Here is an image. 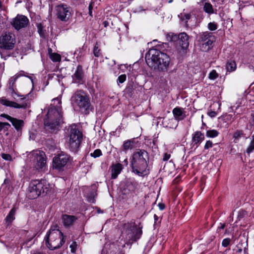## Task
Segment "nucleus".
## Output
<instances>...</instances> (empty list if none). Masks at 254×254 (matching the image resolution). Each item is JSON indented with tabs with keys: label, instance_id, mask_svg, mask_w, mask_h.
Here are the masks:
<instances>
[{
	"label": "nucleus",
	"instance_id": "obj_11",
	"mask_svg": "<svg viewBox=\"0 0 254 254\" xmlns=\"http://www.w3.org/2000/svg\"><path fill=\"white\" fill-rule=\"evenodd\" d=\"M15 43V35L12 33H5L1 38L0 48L4 49H12Z\"/></svg>",
	"mask_w": 254,
	"mask_h": 254
},
{
	"label": "nucleus",
	"instance_id": "obj_12",
	"mask_svg": "<svg viewBox=\"0 0 254 254\" xmlns=\"http://www.w3.org/2000/svg\"><path fill=\"white\" fill-rule=\"evenodd\" d=\"M69 160V157L67 154H60L53 158V167L59 170L66 165Z\"/></svg>",
	"mask_w": 254,
	"mask_h": 254
},
{
	"label": "nucleus",
	"instance_id": "obj_56",
	"mask_svg": "<svg viewBox=\"0 0 254 254\" xmlns=\"http://www.w3.org/2000/svg\"><path fill=\"white\" fill-rule=\"evenodd\" d=\"M90 8V5L89 6V8ZM89 10H90V9H89ZM91 13H92V12H91V11H89V13H90V15H91Z\"/></svg>",
	"mask_w": 254,
	"mask_h": 254
},
{
	"label": "nucleus",
	"instance_id": "obj_8",
	"mask_svg": "<svg viewBox=\"0 0 254 254\" xmlns=\"http://www.w3.org/2000/svg\"><path fill=\"white\" fill-rule=\"evenodd\" d=\"M45 154L40 150H34L28 155V158L37 170L44 171L46 168Z\"/></svg>",
	"mask_w": 254,
	"mask_h": 254
},
{
	"label": "nucleus",
	"instance_id": "obj_54",
	"mask_svg": "<svg viewBox=\"0 0 254 254\" xmlns=\"http://www.w3.org/2000/svg\"><path fill=\"white\" fill-rule=\"evenodd\" d=\"M89 201L90 202H94V199H93V198H89Z\"/></svg>",
	"mask_w": 254,
	"mask_h": 254
},
{
	"label": "nucleus",
	"instance_id": "obj_1",
	"mask_svg": "<svg viewBox=\"0 0 254 254\" xmlns=\"http://www.w3.org/2000/svg\"><path fill=\"white\" fill-rule=\"evenodd\" d=\"M52 107L48 110L44 120L45 127L51 129H58L63 122L61 110V100L59 98L52 100Z\"/></svg>",
	"mask_w": 254,
	"mask_h": 254
},
{
	"label": "nucleus",
	"instance_id": "obj_55",
	"mask_svg": "<svg viewBox=\"0 0 254 254\" xmlns=\"http://www.w3.org/2000/svg\"><path fill=\"white\" fill-rule=\"evenodd\" d=\"M253 124L254 125V116L253 117Z\"/></svg>",
	"mask_w": 254,
	"mask_h": 254
},
{
	"label": "nucleus",
	"instance_id": "obj_6",
	"mask_svg": "<svg viewBox=\"0 0 254 254\" xmlns=\"http://www.w3.org/2000/svg\"><path fill=\"white\" fill-rule=\"evenodd\" d=\"M57 227L51 228L45 238L47 246L51 250L59 248L65 242L63 233Z\"/></svg>",
	"mask_w": 254,
	"mask_h": 254
},
{
	"label": "nucleus",
	"instance_id": "obj_19",
	"mask_svg": "<svg viewBox=\"0 0 254 254\" xmlns=\"http://www.w3.org/2000/svg\"><path fill=\"white\" fill-rule=\"evenodd\" d=\"M204 139V135L200 131H197L194 132L192 135V141L193 145H196V147L198 146L200 144Z\"/></svg>",
	"mask_w": 254,
	"mask_h": 254
},
{
	"label": "nucleus",
	"instance_id": "obj_53",
	"mask_svg": "<svg viewBox=\"0 0 254 254\" xmlns=\"http://www.w3.org/2000/svg\"><path fill=\"white\" fill-rule=\"evenodd\" d=\"M154 218L155 221H157L158 220V217L156 214H154Z\"/></svg>",
	"mask_w": 254,
	"mask_h": 254
},
{
	"label": "nucleus",
	"instance_id": "obj_5",
	"mask_svg": "<svg viewBox=\"0 0 254 254\" xmlns=\"http://www.w3.org/2000/svg\"><path fill=\"white\" fill-rule=\"evenodd\" d=\"M142 235L141 229L133 222L124 224L122 231L123 238L127 243H131L139 239Z\"/></svg>",
	"mask_w": 254,
	"mask_h": 254
},
{
	"label": "nucleus",
	"instance_id": "obj_49",
	"mask_svg": "<svg viewBox=\"0 0 254 254\" xmlns=\"http://www.w3.org/2000/svg\"><path fill=\"white\" fill-rule=\"evenodd\" d=\"M220 226L218 227V229L219 230L223 229L225 227V224H220Z\"/></svg>",
	"mask_w": 254,
	"mask_h": 254
},
{
	"label": "nucleus",
	"instance_id": "obj_17",
	"mask_svg": "<svg viewBox=\"0 0 254 254\" xmlns=\"http://www.w3.org/2000/svg\"><path fill=\"white\" fill-rule=\"evenodd\" d=\"M173 114L175 119L177 121H181L184 119L186 117V112L183 108L176 107L173 110Z\"/></svg>",
	"mask_w": 254,
	"mask_h": 254
},
{
	"label": "nucleus",
	"instance_id": "obj_39",
	"mask_svg": "<svg viewBox=\"0 0 254 254\" xmlns=\"http://www.w3.org/2000/svg\"><path fill=\"white\" fill-rule=\"evenodd\" d=\"M212 145H213V143H212V142L210 140H207L206 143H205V144L204 145V149H208L211 147H212Z\"/></svg>",
	"mask_w": 254,
	"mask_h": 254
},
{
	"label": "nucleus",
	"instance_id": "obj_28",
	"mask_svg": "<svg viewBox=\"0 0 254 254\" xmlns=\"http://www.w3.org/2000/svg\"><path fill=\"white\" fill-rule=\"evenodd\" d=\"M219 132L215 129H210L207 130L206 136L208 137L214 138L217 136Z\"/></svg>",
	"mask_w": 254,
	"mask_h": 254
},
{
	"label": "nucleus",
	"instance_id": "obj_3",
	"mask_svg": "<svg viewBox=\"0 0 254 254\" xmlns=\"http://www.w3.org/2000/svg\"><path fill=\"white\" fill-rule=\"evenodd\" d=\"M148 153L144 150H138L134 152L130 161L132 172L139 176L147 174Z\"/></svg>",
	"mask_w": 254,
	"mask_h": 254
},
{
	"label": "nucleus",
	"instance_id": "obj_21",
	"mask_svg": "<svg viewBox=\"0 0 254 254\" xmlns=\"http://www.w3.org/2000/svg\"><path fill=\"white\" fill-rule=\"evenodd\" d=\"M76 218L72 215H64L62 217L64 224L65 226L71 225L76 220Z\"/></svg>",
	"mask_w": 254,
	"mask_h": 254
},
{
	"label": "nucleus",
	"instance_id": "obj_26",
	"mask_svg": "<svg viewBox=\"0 0 254 254\" xmlns=\"http://www.w3.org/2000/svg\"><path fill=\"white\" fill-rule=\"evenodd\" d=\"M212 36V33L208 31L202 33L200 34L199 40L202 43L211 38Z\"/></svg>",
	"mask_w": 254,
	"mask_h": 254
},
{
	"label": "nucleus",
	"instance_id": "obj_44",
	"mask_svg": "<svg viewBox=\"0 0 254 254\" xmlns=\"http://www.w3.org/2000/svg\"><path fill=\"white\" fill-rule=\"evenodd\" d=\"M2 157L3 159L6 160H10L11 158V156L9 155L5 154H2Z\"/></svg>",
	"mask_w": 254,
	"mask_h": 254
},
{
	"label": "nucleus",
	"instance_id": "obj_20",
	"mask_svg": "<svg viewBox=\"0 0 254 254\" xmlns=\"http://www.w3.org/2000/svg\"><path fill=\"white\" fill-rule=\"evenodd\" d=\"M123 169L122 165L120 163L113 164L112 166L111 177L112 179H116L119 174H120Z\"/></svg>",
	"mask_w": 254,
	"mask_h": 254
},
{
	"label": "nucleus",
	"instance_id": "obj_52",
	"mask_svg": "<svg viewBox=\"0 0 254 254\" xmlns=\"http://www.w3.org/2000/svg\"><path fill=\"white\" fill-rule=\"evenodd\" d=\"M2 128H3V126H2V123L0 122V131H1Z\"/></svg>",
	"mask_w": 254,
	"mask_h": 254
},
{
	"label": "nucleus",
	"instance_id": "obj_51",
	"mask_svg": "<svg viewBox=\"0 0 254 254\" xmlns=\"http://www.w3.org/2000/svg\"><path fill=\"white\" fill-rule=\"evenodd\" d=\"M2 126H3V127L4 126H10V124L9 123H2Z\"/></svg>",
	"mask_w": 254,
	"mask_h": 254
},
{
	"label": "nucleus",
	"instance_id": "obj_50",
	"mask_svg": "<svg viewBox=\"0 0 254 254\" xmlns=\"http://www.w3.org/2000/svg\"><path fill=\"white\" fill-rule=\"evenodd\" d=\"M123 163L125 165L127 166L128 165V161L127 159H126L123 161Z\"/></svg>",
	"mask_w": 254,
	"mask_h": 254
},
{
	"label": "nucleus",
	"instance_id": "obj_13",
	"mask_svg": "<svg viewBox=\"0 0 254 254\" xmlns=\"http://www.w3.org/2000/svg\"><path fill=\"white\" fill-rule=\"evenodd\" d=\"M29 22L28 19L24 15H17L13 20L12 25L14 28L19 30L27 25Z\"/></svg>",
	"mask_w": 254,
	"mask_h": 254
},
{
	"label": "nucleus",
	"instance_id": "obj_37",
	"mask_svg": "<svg viewBox=\"0 0 254 254\" xmlns=\"http://www.w3.org/2000/svg\"><path fill=\"white\" fill-rule=\"evenodd\" d=\"M208 28L210 30L214 31L217 28V25L214 22H210L208 24Z\"/></svg>",
	"mask_w": 254,
	"mask_h": 254
},
{
	"label": "nucleus",
	"instance_id": "obj_57",
	"mask_svg": "<svg viewBox=\"0 0 254 254\" xmlns=\"http://www.w3.org/2000/svg\"><path fill=\"white\" fill-rule=\"evenodd\" d=\"M172 1H173V0H170L169 1V3H171V2H172Z\"/></svg>",
	"mask_w": 254,
	"mask_h": 254
},
{
	"label": "nucleus",
	"instance_id": "obj_14",
	"mask_svg": "<svg viewBox=\"0 0 254 254\" xmlns=\"http://www.w3.org/2000/svg\"><path fill=\"white\" fill-rule=\"evenodd\" d=\"M1 116L5 118L7 120L9 121L17 131L20 130L22 129L24 125L23 121L12 118L5 114H1Z\"/></svg>",
	"mask_w": 254,
	"mask_h": 254
},
{
	"label": "nucleus",
	"instance_id": "obj_24",
	"mask_svg": "<svg viewBox=\"0 0 254 254\" xmlns=\"http://www.w3.org/2000/svg\"><path fill=\"white\" fill-rule=\"evenodd\" d=\"M134 146V142L133 140H127L124 142L123 147V150L126 151L128 149H131Z\"/></svg>",
	"mask_w": 254,
	"mask_h": 254
},
{
	"label": "nucleus",
	"instance_id": "obj_4",
	"mask_svg": "<svg viewBox=\"0 0 254 254\" xmlns=\"http://www.w3.org/2000/svg\"><path fill=\"white\" fill-rule=\"evenodd\" d=\"M53 188L46 180H33L29 184L28 197L30 199H34L42 193H48Z\"/></svg>",
	"mask_w": 254,
	"mask_h": 254
},
{
	"label": "nucleus",
	"instance_id": "obj_16",
	"mask_svg": "<svg viewBox=\"0 0 254 254\" xmlns=\"http://www.w3.org/2000/svg\"><path fill=\"white\" fill-rule=\"evenodd\" d=\"M0 103L2 105L14 108H23L26 106V104L20 105L15 102L9 101L4 97L0 98Z\"/></svg>",
	"mask_w": 254,
	"mask_h": 254
},
{
	"label": "nucleus",
	"instance_id": "obj_35",
	"mask_svg": "<svg viewBox=\"0 0 254 254\" xmlns=\"http://www.w3.org/2000/svg\"><path fill=\"white\" fill-rule=\"evenodd\" d=\"M170 38V41L172 42H175L177 40H179V35L171 33L169 35L168 38Z\"/></svg>",
	"mask_w": 254,
	"mask_h": 254
},
{
	"label": "nucleus",
	"instance_id": "obj_15",
	"mask_svg": "<svg viewBox=\"0 0 254 254\" xmlns=\"http://www.w3.org/2000/svg\"><path fill=\"white\" fill-rule=\"evenodd\" d=\"M189 36L185 32L179 35V43L183 50H186L189 46Z\"/></svg>",
	"mask_w": 254,
	"mask_h": 254
},
{
	"label": "nucleus",
	"instance_id": "obj_2",
	"mask_svg": "<svg viewBox=\"0 0 254 254\" xmlns=\"http://www.w3.org/2000/svg\"><path fill=\"white\" fill-rule=\"evenodd\" d=\"M146 61L149 66L164 70L168 68L170 59L167 54L153 49L150 50L148 55L146 56Z\"/></svg>",
	"mask_w": 254,
	"mask_h": 254
},
{
	"label": "nucleus",
	"instance_id": "obj_43",
	"mask_svg": "<svg viewBox=\"0 0 254 254\" xmlns=\"http://www.w3.org/2000/svg\"><path fill=\"white\" fill-rule=\"evenodd\" d=\"M170 157L171 155L170 154L165 153L163 157V160L167 161L170 159Z\"/></svg>",
	"mask_w": 254,
	"mask_h": 254
},
{
	"label": "nucleus",
	"instance_id": "obj_32",
	"mask_svg": "<svg viewBox=\"0 0 254 254\" xmlns=\"http://www.w3.org/2000/svg\"><path fill=\"white\" fill-rule=\"evenodd\" d=\"M93 54L96 57H99L101 55L100 49L99 48V47L97 46V44L94 48Z\"/></svg>",
	"mask_w": 254,
	"mask_h": 254
},
{
	"label": "nucleus",
	"instance_id": "obj_36",
	"mask_svg": "<svg viewBox=\"0 0 254 254\" xmlns=\"http://www.w3.org/2000/svg\"><path fill=\"white\" fill-rule=\"evenodd\" d=\"M181 17L182 20H186V22L189 20L191 17V14L190 13H181Z\"/></svg>",
	"mask_w": 254,
	"mask_h": 254
},
{
	"label": "nucleus",
	"instance_id": "obj_46",
	"mask_svg": "<svg viewBox=\"0 0 254 254\" xmlns=\"http://www.w3.org/2000/svg\"><path fill=\"white\" fill-rule=\"evenodd\" d=\"M25 76L24 72H22V73H20L17 75H15L14 77H13L14 80H15L17 78H18L20 76Z\"/></svg>",
	"mask_w": 254,
	"mask_h": 254
},
{
	"label": "nucleus",
	"instance_id": "obj_42",
	"mask_svg": "<svg viewBox=\"0 0 254 254\" xmlns=\"http://www.w3.org/2000/svg\"><path fill=\"white\" fill-rule=\"evenodd\" d=\"M37 28L38 30V32L41 36H42L44 34V32L42 30V27L41 24H38L37 25Z\"/></svg>",
	"mask_w": 254,
	"mask_h": 254
},
{
	"label": "nucleus",
	"instance_id": "obj_18",
	"mask_svg": "<svg viewBox=\"0 0 254 254\" xmlns=\"http://www.w3.org/2000/svg\"><path fill=\"white\" fill-rule=\"evenodd\" d=\"M73 80L76 83H80L83 78L82 67L81 65H78L74 74L72 76Z\"/></svg>",
	"mask_w": 254,
	"mask_h": 254
},
{
	"label": "nucleus",
	"instance_id": "obj_31",
	"mask_svg": "<svg viewBox=\"0 0 254 254\" xmlns=\"http://www.w3.org/2000/svg\"><path fill=\"white\" fill-rule=\"evenodd\" d=\"M11 96L13 98L14 100L16 101L18 100V98H20L21 99H25V97L23 95H20L18 94L17 92H15L14 90L11 92Z\"/></svg>",
	"mask_w": 254,
	"mask_h": 254
},
{
	"label": "nucleus",
	"instance_id": "obj_41",
	"mask_svg": "<svg viewBox=\"0 0 254 254\" xmlns=\"http://www.w3.org/2000/svg\"><path fill=\"white\" fill-rule=\"evenodd\" d=\"M76 244L75 242L72 243L70 245V248L71 249V252L72 253H74L76 251Z\"/></svg>",
	"mask_w": 254,
	"mask_h": 254
},
{
	"label": "nucleus",
	"instance_id": "obj_25",
	"mask_svg": "<svg viewBox=\"0 0 254 254\" xmlns=\"http://www.w3.org/2000/svg\"><path fill=\"white\" fill-rule=\"evenodd\" d=\"M204 11L209 14H211L214 13V9L212 5L209 2H205L203 6Z\"/></svg>",
	"mask_w": 254,
	"mask_h": 254
},
{
	"label": "nucleus",
	"instance_id": "obj_9",
	"mask_svg": "<svg viewBox=\"0 0 254 254\" xmlns=\"http://www.w3.org/2000/svg\"><path fill=\"white\" fill-rule=\"evenodd\" d=\"M69 148L72 151H75L79 147L82 138V134L77 128L76 126L72 125L70 127Z\"/></svg>",
	"mask_w": 254,
	"mask_h": 254
},
{
	"label": "nucleus",
	"instance_id": "obj_40",
	"mask_svg": "<svg viewBox=\"0 0 254 254\" xmlns=\"http://www.w3.org/2000/svg\"><path fill=\"white\" fill-rule=\"evenodd\" d=\"M230 242V239H229V238L225 239L223 240V241L222 242V245L224 247H226L229 245Z\"/></svg>",
	"mask_w": 254,
	"mask_h": 254
},
{
	"label": "nucleus",
	"instance_id": "obj_34",
	"mask_svg": "<svg viewBox=\"0 0 254 254\" xmlns=\"http://www.w3.org/2000/svg\"><path fill=\"white\" fill-rule=\"evenodd\" d=\"M101 155H102V152L99 149H96L95 150H94V151L93 153H91L90 154V155L94 158H96V157H99Z\"/></svg>",
	"mask_w": 254,
	"mask_h": 254
},
{
	"label": "nucleus",
	"instance_id": "obj_22",
	"mask_svg": "<svg viewBox=\"0 0 254 254\" xmlns=\"http://www.w3.org/2000/svg\"><path fill=\"white\" fill-rule=\"evenodd\" d=\"M214 36H212L211 38L202 43L201 45V50L203 51H207L209 50L214 41Z\"/></svg>",
	"mask_w": 254,
	"mask_h": 254
},
{
	"label": "nucleus",
	"instance_id": "obj_45",
	"mask_svg": "<svg viewBox=\"0 0 254 254\" xmlns=\"http://www.w3.org/2000/svg\"><path fill=\"white\" fill-rule=\"evenodd\" d=\"M241 133L240 132H236L234 134V137L235 138H238L241 136Z\"/></svg>",
	"mask_w": 254,
	"mask_h": 254
},
{
	"label": "nucleus",
	"instance_id": "obj_48",
	"mask_svg": "<svg viewBox=\"0 0 254 254\" xmlns=\"http://www.w3.org/2000/svg\"><path fill=\"white\" fill-rule=\"evenodd\" d=\"M158 206H159V208H160V210H163V209H164V207H165L164 205V204H161V203H159V204H158Z\"/></svg>",
	"mask_w": 254,
	"mask_h": 254
},
{
	"label": "nucleus",
	"instance_id": "obj_33",
	"mask_svg": "<svg viewBox=\"0 0 254 254\" xmlns=\"http://www.w3.org/2000/svg\"><path fill=\"white\" fill-rule=\"evenodd\" d=\"M218 77V74L215 70H212L209 74V78L211 80H214Z\"/></svg>",
	"mask_w": 254,
	"mask_h": 254
},
{
	"label": "nucleus",
	"instance_id": "obj_7",
	"mask_svg": "<svg viewBox=\"0 0 254 254\" xmlns=\"http://www.w3.org/2000/svg\"><path fill=\"white\" fill-rule=\"evenodd\" d=\"M71 103L74 108L87 110L90 102L88 96L83 91H76L71 98Z\"/></svg>",
	"mask_w": 254,
	"mask_h": 254
},
{
	"label": "nucleus",
	"instance_id": "obj_23",
	"mask_svg": "<svg viewBox=\"0 0 254 254\" xmlns=\"http://www.w3.org/2000/svg\"><path fill=\"white\" fill-rule=\"evenodd\" d=\"M237 66L235 62L233 61H228L226 65V68L227 71L232 72L236 69Z\"/></svg>",
	"mask_w": 254,
	"mask_h": 254
},
{
	"label": "nucleus",
	"instance_id": "obj_10",
	"mask_svg": "<svg viewBox=\"0 0 254 254\" xmlns=\"http://www.w3.org/2000/svg\"><path fill=\"white\" fill-rule=\"evenodd\" d=\"M56 11L57 17L63 22H67L71 16L70 7L64 3L56 6Z\"/></svg>",
	"mask_w": 254,
	"mask_h": 254
},
{
	"label": "nucleus",
	"instance_id": "obj_29",
	"mask_svg": "<svg viewBox=\"0 0 254 254\" xmlns=\"http://www.w3.org/2000/svg\"><path fill=\"white\" fill-rule=\"evenodd\" d=\"M251 139L252 140L246 150V152L248 154L251 153L254 150V134L252 136Z\"/></svg>",
	"mask_w": 254,
	"mask_h": 254
},
{
	"label": "nucleus",
	"instance_id": "obj_27",
	"mask_svg": "<svg viewBox=\"0 0 254 254\" xmlns=\"http://www.w3.org/2000/svg\"><path fill=\"white\" fill-rule=\"evenodd\" d=\"M16 209L15 208H13L9 212V214L6 217V220L7 222H11L14 219V215L15 214Z\"/></svg>",
	"mask_w": 254,
	"mask_h": 254
},
{
	"label": "nucleus",
	"instance_id": "obj_38",
	"mask_svg": "<svg viewBox=\"0 0 254 254\" xmlns=\"http://www.w3.org/2000/svg\"><path fill=\"white\" fill-rule=\"evenodd\" d=\"M126 75L122 74L120 75L117 79V82L119 83H124L126 80Z\"/></svg>",
	"mask_w": 254,
	"mask_h": 254
},
{
	"label": "nucleus",
	"instance_id": "obj_30",
	"mask_svg": "<svg viewBox=\"0 0 254 254\" xmlns=\"http://www.w3.org/2000/svg\"><path fill=\"white\" fill-rule=\"evenodd\" d=\"M51 60L54 62H57L61 61V56L57 53H52L50 55Z\"/></svg>",
	"mask_w": 254,
	"mask_h": 254
},
{
	"label": "nucleus",
	"instance_id": "obj_47",
	"mask_svg": "<svg viewBox=\"0 0 254 254\" xmlns=\"http://www.w3.org/2000/svg\"><path fill=\"white\" fill-rule=\"evenodd\" d=\"M209 115L211 117H214L216 116V114L215 112H211L210 113H209Z\"/></svg>",
	"mask_w": 254,
	"mask_h": 254
}]
</instances>
